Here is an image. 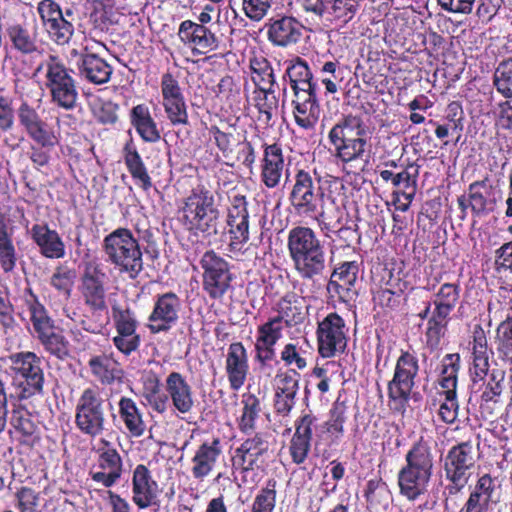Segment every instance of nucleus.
Segmentation results:
<instances>
[{
  "mask_svg": "<svg viewBox=\"0 0 512 512\" xmlns=\"http://www.w3.org/2000/svg\"><path fill=\"white\" fill-rule=\"evenodd\" d=\"M287 247L294 269L304 280H314L326 268L325 249L309 227L297 226L288 233Z\"/></svg>",
  "mask_w": 512,
  "mask_h": 512,
  "instance_id": "f257e3e1",
  "label": "nucleus"
},
{
  "mask_svg": "<svg viewBox=\"0 0 512 512\" xmlns=\"http://www.w3.org/2000/svg\"><path fill=\"white\" fill-rule=\"evenodd\" d=\"M107 261L121 273L135 279L143 270L142 251L138 240L127 228H117L103 239Z\"/></svg>",
  "mask_w": 512,
  "mask_h": 512,
  "instance_id": "f03ea898",
  "label": "nucleus"
},
{
  "mask_svg": "<svg viewBox=\"0 0 512 512\" xmlns=\"http://www.w3.org/2000/svg\"><path fill=\"white\" fill-rule=\"evenodd\" d=\"M41 71L45 73V85L50 92L52 103L64 110H73L77 106L79 93L72 71L53 54L38 65L35 74Z\"/></svg>",
  "mask_w": 512,
  "mask_h": 512,
  "instance_id": "7ed1b4c3",
  "label": "nucleus"
},
{
  "mask_svg": "<svg viewBox=\"0 0 512 512\" xmlns=\"http://www.w3.org/2000/svg\"><path fill=\"white\" fill-rule=\"evenodd\" d=\"M406 465L397 476L400 495L409 501L417 500L427 492L432 476L433 458L429 450H408Z\"/></svg>",
  "mask_w": 512,
  "mask_h": 512,
  "instance_id": "20e7f679",
  "label": "nucleus"
},
{
  "mask_svg": "<svg viewBox=\"0 0 512 512\" xmlns=\"http://www.w3.org/2000/svg\"><path fill=\"white\" fill-rule=\"evenodd\" d=\"M289 195L291 206L299 215H315L319 223L325 219V193L320 185L321 178L316 171L299 170L294 176Z\"/></svg>",
  "mask_w": 512,
  "mask_h": 512,
  "instance_id": "39448f33",
  "label": "nucleus"
},
{
  "mask_svg": "<svg viewBox=\"0 0 512 512\" xmlns=\"http://www.w3.org/2000/svg\"><path fill=\"white\" fill-rule=\"evenodd\" d=\"M183 216L190 229L207 236L217 234L219 210L215 206L213 194L204 186L194 188L186 198Z\"/></svg>",
  "mask_w": 512,
  "mask_h": 512,
  "instance_id": "423d86ee",
  "label": "nucleus"
},
{
  "mask_svg": "<svg viewBox=\"0 0 512 512\" xmlns=\"http://www.w3.org/2000/svg\"><path fill=\"white\" fill-rule=\"evenodd\" d=\"M418 371L417 357L403 351L396 361L393 378L388 383V397L392 410L401 414L405 412Z\"/></svg>",
  "mask_w": 512,
  "mask_h": 512,
  "instance_id": "0eeeda50",
  "label": "nucleus"
},
{
  "mask_svg": "<svg viewBox=\"0 0 512 512\" xmlns=\"http://www.w3.org/2000/svg\"><path fill=\"white\" fill-rule=\"evenodd\" d=\"M200 266L203 270V290L211 299H222L231 288L233 279L229 263L213 250H209L201 257Z\"/></svg>",
  "mask_w": 512,
  "mask_h": 512,
  "instance_id": "6e6552de",
  "label": "nucleus"
},
{
  "mask_svg": "<svg viewBox=\"0 0 512 512\" xmlns=\"http://www.w3.org/2000/svg\"><path fill=\"white\" fill-rule=\"evenodd\" d=\"M70 61L77 70L79 78L94 85L106 84L110 81L113 67L93 48L85 46L81 51L72 49Z\"/></svg>",
  "mask_w": 512,
  "mask_h": 512,
  "instance_id": "1a4fd4ad",
  "label": "nucleus"
},
{
  "mask_svg": "<svg viewBox=\"0 0 512 512\" xmlns=\"http://www.w3.org/2000/svg\"><path fill=\"white\" fill-rule=\"evenodd\" d=\"M11 370L24 381L20 398H28L43 391L44 373L41 359L33 352H20L9 357Z\"/></svg>",
  "mask_w": 512,
  "mask_h": 512,
  "instance_id": "9d476101",
  "label": "nucleus"
},
{
  "mask_svg": "<svg viewBox=\"0 0 512 512\" xmlns=\"http://www.w3.org/2000/svg\"><path fill=\"white\" fill-rule=\"evenodd\" d=\"M104 401L97 389L87 388L79 398L76 413L78 428L91 436L102 432L105 422Z\"/></svg>",
  "mask_w": 512,
  "mask_h": 512,
  "instance_id": "9b49d317",
  "label": "nucleus"
},
{
  "mask_svg": "<svg viewBox=\"0 0 512 512\" xmlns=\"http://www.w3.org/2000/svg\"><path fill=\"white\" fill-rule=\"evenodd\" d=\"M318 351L324 358L342 353L347 344L345 322L337 313L328 314L318 325Z\"/></svg>",
  "mask_w": 512,
  "mask_h": 512,
  "instance_id": "f8f14e48",
  "label": "nucleus"
},
{
  "mask_svg": "<svg viewBox=\"0 0 512 512\" xmlns=\"http://www.w3.org/2000/svg\"><path fill=\"white\" fill-rule=\"evenodd\" d=\"M182 302L179 296L166 292L155 297L154 306L148 317V328L151 333L167 332L179 321Z\"/></svg>",
  "mask_w": 512,
  "mask_h": 512,
  "instance_id": "ddd939ff",
  "label": "nucleus"
},
{
  "mask_svg": "<svg viewBox=\"0 0 512 512\" xmlns=\"http://www.w3.org/2000/svg\"><path fill=\"white\" fill-rule=\"evenodd\" d=\"M180 40L190 47L194 54L204 55L219 48L220 38L205 25L191 20L183 21L178 29Z\"/></svg>",
  "mask_w": 512,
  "mask_h": 512,
  "instance_id": "4468645a",
  "label": "nucleus"
},
{
  "mask_svg": "<svg viewBox=\"0 0 512 512\" xmlns=\"http://www.w3.org/2000/svg\"><path fill=\"white\" fill-rule=\"evenodd\" d=\"M112 311L116 328L113 343L121 353L130 355L140 345V336L136 332L137 320L135 315L128 308L113 307Z\"/></svg>",
  "mask_w": 512,
  "mask_h": 512,
  "instance_id": "2eb2a0df",
  "label": "nucleus"
},
{
  "mask_svg": "<svg viewBox=\"0 0 512 512\" xmlns=\"http://www.w3.org/2000/svg\"><path fill=\"white\" fill-rule=\"evenodd\" d=\"M161 93L166 116L173 126L189 123L187 105L178 81L166 73L161 80Z\"/></svg>",
  "mask_w": 512,
  "mask_h": 512,
  "instance_id": "dca6fc26",
  "label": "nucleus"
},
{
  "mask_svg": "<svg viewBox=\"0 0 512 512\" xmlns=\"http://www.w3.org/2000/svg\"><path fill=\"white\" fill-rule=\"evenodd\" d=\"M17 117L27 135L40 146L50 149L58 144L59 141L55 133L48 129L47 123L27 102H23L19 106Z\"/></svg>",
  "mask_w": 512,
  "mask_h": 512,
  "instance_id": "f3484780",
  "label": "nucleus"
},
{
  "mask_svg": "<svg viewBox=\"0 0 512 512\" xmlns=\"http://www.w3.org/2000/svg\"><path fill=\"white\" fill-rule=\"evenodd\" d=\"M105 274L97 267L86 268L81 279V294L84 303L94 312H107Z\"/></svg>",
  "mask_w": 512,
  "mask_h": 512,
  "instance_id": "a211bd4d",
  "label": "nucleus"
},
{
  "mask_svg": "<svg viewBox=\"0 0 512 512\" xmlns=\"http://www.w3.org/2000/svg\"><path fill=\"white\" fill-rule=\"evenodd\" d=\"M358 274L356 262H344L334 269L327 283V291L343 302L353 301L357 296L354 289Z\"/></svg>",
  "mask_w": 512,
  "mask_h": 512,
  "instance_id": "6ab92c4d",
  "label": "nucleus"
},
{
  "mask_svg": "<svg viewBox=\"0 0 512 512\" xmlns=\"http://www.w3.org/2000/svg\"><path fill=\"white\" fill-rule=\"evenodd\" d=\"M123 462L117 450H102L89 475L93 481L105 488L112 487L121 478Z\"/></svg>",
  "mask_w": 512,
  "mask_h": 512,
  "instance_id": "aec40b11",
  "label": "nucleus"
},
{
  "mask_svg": "<svg viewBox=\"0 0 512 512\" xmlns=\"http://www.w3.org/2000/svg\"><path fill=\"white\" fill-rule=\"evenodd\" d=\"M159 488L148 468L139 464L132 476V500L139 509H146L157 502Z\"/></svg>",
  "mask_w": 512,
  "mask_h": 512,
  "instance_id": "412c9836",
  "label": "nucleus"
},
{
  "mask_svg": "<svg viewBox=\"0 0 512 512\" xmlns=\"http://www.w3.org/2000/svg\"><path fill=\"white\" fill-rule=\"evenodd\" d=\"M268 40L275 46L287 47L295 44L302 36V26L293 17L271 18L266 24Z\"/></svg>",
  "mask_w": 512,
  "mask_h": 512,
  "instance_id": "4be33fe9",
  "label": "nucleus"
},
{
  "mask_svg": "<svg viewBox=\"0 0 512 512\" xmlns=\"http://www.w3.org/2000/svg\"><path fill=\"white\" fill-rule=\"evenodd\" d=\"M168 398L174 408L182 413H190L195 405L194 393L185 377L179 372H171L165 381Z\"/></svg>",
  "mask_w": 512,
  "mask_h": 512,
  "instance_id": "5701e85b",
  "label": "nucleus"
},
{
  "mask_svg": "<svg viewBox=\"0 0 512 512\" xmlns=\"http://www.w3.org/2000/svg\"><path fill=\"white\" fill-rule=\"evenodd\" d=\"M293 106L296 124L306 130L314 128L320 115L316 90L294 93Z\"/></svg>",
  "mask_w": 512,
  "mask_h": 512,
  "instance_id": "b1692460",
  "label": "nucleus"
},
{
  "mask_svg": "<svg viewBox=\"0 0 512 512\" xmlns=\"http://www.w3.org/2000/svg\"><path fill=\"white\" fill-rule=\"evenodd\" d=\"M225 369L231 389L239 390L244 385L248 373V356L241 342L229 345Z\"/></svg>",
  "mask_w": 512,
  "mask_h": 512,
  "instance_id": "393cba45",
  "label": "nucleus"
},
{
  "mask_svg": "<svg viewBox=\"0 0 512 512\" xmlns=\"http://www.w3.org/2000/svg\"><path fill=\"white\" fill-rule=\"evenodd\" d=\"M475 464V457L471 450H449L444 460V469L447 479L462 488L469 477V470Z\"/></svg>",
  "mask_w": 512,
  "mask_h": 512,
  "instance_id": "a878e982",
  "label": "nucleus"
},
{
  "mask_svg": "<svg viewBox=\"0 0 512 512\" xmlns=\"http://www.w3.org/2000/svg\"><path fill=\"white\" fill-rule=\"evenodd\" d=\"M6 34L12 48L23 55L41 54L43 51L36 30L13 23L6 28Z\"/></svg>",
  "mask_w": 512,
  "mask_h": 512,
  "instance_id": "bb28decb",
  "label": "nucleus"
},
{
  "mask_svg": "<svg viewBox=\"0 0 512 512\" xmlns=\"http://www.w3.org/2000/svg\"><path fill=\"white\" fill-rule=\"evenodd\" d=\"M494 187L488 177L475 181L468 187L469 207L476 216H485L496 203L493 197Z\"/></svg>",
  "mask_w": 512,
  "mask_h": 512,
  "instance_id": "cd10ccee",
  "label": "nucleus"
},
{
  "mask_svg": "<svg viewBox=\"0 0 512 512\" xmlns=\"http://www.w3.org/2000/svg\"><path fill=\"white\" fill-rule=\"evenodd\" d=\"M284 159L281 148L277 144L265 148L262 165V181L268 188H275L282 177Z\"/></svg>",
  "mask_w": 512,
  "mask_h": 512,
  "instance_id": "c85d7f7f",
  "label": "nucleus"
},
{
  "mask_svg": "<svg viewBox=\"0 0 512 512\" xmlns=\"http://www.w3.org/2000/svg\"><path fill=\"white\" fill-rule=\"evenodd\" d=\"M31 233L44 256L47 258H62L64 256L65 246L56 231L50 230L47 226L34 225Z\"/></svg>",
  "mask_w": 512,
  "mask_h": 512,
  "instance_id": "c756f323",
  "label": "nucleus"
},
{
  "mask_svg": "<svg viewBox=\"0 0 512 512\" xmlns=\"http://www.w3.org/2000/svg\"><path fill=\"white\" fill-rule=\"evenodd\" d=\"M334 135L329 141L334 146L335 156L342 162L348 163L363 157L367 145L366 136L343 137L342 133L340 137L337 133Z\"/></svg>",
  "mask_w": 512,
  "mask_h": 512,
  "instance_id": "7c9ffc66",
  "label": "nucleus"
},
{
  "mask_svg": "<svg viewBox=\"0 0 512 512\" xmlns=\"http://www.w3.org/2000/svg\"><path fill=\"white\" fill-rule=\"evenodd\" d=\"M130 117L132 125L144 141L155 143L160 140V131L146 105L139 104L133 107Z\"/></svg>",
  "mask_w": 512,
  "mask_h": 512,
  "instance_id": "2f4dec72",
  "label": "nucleus"
},
{
  "mask_svg": "<svg viewBox=\"0 0 512 512\" xmlns=\"http://www.w3.org/2000/svg\"><path fill=\"white\" fill-rule=\"evenodd\" d=\"M347 406L337 399L330 410V419L323 425L321 431L322 444H336L337 439L343 435V424L346 420Z\"/></svg>",
  "mask_w": 512,
  "mask_h": 512,
  "instance_id": "473e14b6",
  "label": "nucleus"
},
{
  "mask_svg": "<svg viewBox=\"0 0 512 512\" xmlns=\"http://www.w3.org/2000/svg\"><path fill=\"white\" fill-rule=\"evenodd\" d=\"M285 76L288 77L294 93L316 90V83L312 81L313 75L307 63L301 58H296L287 66Z\"/></svg>",
  "mask_w": 512,
  "mask_h": 512,
  "instance_id": "72a5a7b5",
  "label": "nucleus"
},
{
  "mask_svg": "<svg viewBox=\"0 0 512 512\" xmlns=\"http://www.w3.org/2000/svg\"><path fill=\"white\" fill-rule=\"evenodd\" d=\"M124 152L125 165L127 166V169L134 179L136 185L145 191L150 190L153 186L152 180L140 154L130 144L125 146Z\"/></svg>",
  "mask_w": 512,
  "mask_h": 512,
  "instance_id": "f704fd0d",
  "label": "nucleus"
},
{
  "mask_svg": "<svg viewBox=\"0 0 512 512\" xmlns=\"http://www.w3.org/2000/svg\"><path fill=\"white\" fill-rule=\"evenodd\" d=\"M473 368L472 374L474 381L476 378L482 380L489 369V354L487 348V338L482 329L475 331L473 339Z\"/></svg>",
  "mask_w": 512,
  "mask_h": 512,
  "instance_id": "c9c22d12",
  "label": "nucleus"
},
{
  "mask_svg": "<svg viewBox=\"0 0 512 512\" xmlns=\"http://www.w3.org/2000/svg\"><path fill=\"white\" fill-rule=\"evenodd\" d=\"M118 405L120 417L126 428L133 436H141L145 430V423L134 400L122 397Z\"/></svg>",
  "mask_w": 512,
  "mask_h": 512,
  "instance_id": "e433bc0d",
  "label": "nucleus"
},
{
  "mask_svg": "<svg viewBox=\"0 0 512 512\" xmlns=\"http://www.w3.org/2000/svg\"><path fill=\"white\" fill-rule=\"evenodd\" d=\"M142 397L145 404L157 413L163 414L168 408V393H164L158 378L152 376L147 378L144 383Z\"/></svg>",
  "mask_w": 512,
  "mask_h": 512,
  "instance_id": "4c0bfd02",
  "label": "nucleus"
},
{
  "mask_svg": "<svg viewBox=\"0 0 512 512\" xmlns=\"http://www.w3.org/2000/svg\"><path fill=\"white\" fill-rule=\"evenodd\" d=\"M458 360V355L447 354L442 361L439 385L442 389L440 394L444 396H456Z\"/></svg>",
  "mask_w": 512,
  "mask_h": 512,
  "instance_id": "58836bf2",
  "label": "nucleus"
},
{
  "mask_svg": "<svg viewBox=\"0 0 512 512\" xmlns=\"http://www.w3.org/2000/svg\"><path fill=\"white\" fill-rule=\"evenodd\" d=\"M461 288L457 283H444L435 293L433 300L435 312L450 315L458 303Z\"/></svg>",
  "mask_w": 512,
  "mask_h": 512,
  "instance_id": "ea45409f",
  "label": "nucleus"
},
{
  "mask_svg": "<svg viewBox=\"0 0 512 512\" xmlns=\"http://www.w3.org/2000/svg\"><path fill=\"white\" fill-rule=\"evenodd\" d=\"M275 87H266L256 91L255 107L259 112V120L269 124L278 109V98L275 95Z\"/></svg>",
  "mask_w": 512,
  "mask_h": 512,
  "instance_id": "a19ab883",
  "label": "nucleus"
},
{
  "mask_svg": "<svg viewBox=\"0 0 512 512\" xmlns=\"http://www.w3.org/2000/svg\"><path fill=\"white\" fill-rule=\"evenodd\" d=\"M251 79L257 89L275 87L276 80L270 62L264 57H254L250 60Z\"/></svg>",
  "mask_w": 512,
  "mask_h": 512,
  "instance_id": "79ce46f5",
  "label": "nucleus"
},
{
  "mask_svg": "<svg viewBox=\"0 0 512 512\" xmlns=\"http://www.w3.org/2000/svg\"><path fill=\"white\" fill-rule=\"evenodd\" d=\"M229 226L230 243L228 250L234 256L243 255L249 241V219L227 222Z\"/></svg>",
  "mask_w": 512,
  "mask_h": 512,
  "instance_id": "37998d69",
  "label": "nucleus"
},
{
  "mask_svg": "<svg viewBox=\"0 0 512 512\" xmlns=\"http://www.w3.org/2000/svg\"><path fill=\"white\" fill-rule=\"evenodd\" d=\"M11 424L15 429L18 440L21 444L34 446L37 444L38 437L35 435L36 427L28 417L26 412L14 411Z\"/></svg>",
  "mask_w": 512,
  "mask_h": 512,
  "instance_id": "c03bdc74",
  "label": "nucleus"
},
{
  "mask_svg": "<svg viewBox=\"0 0 512 512\" xmlns=\"http://www.w3.org/2000/svg\"><path fill=\"white\" fill-rule=\"evenodd\" d=\"M277 498V481L275 478L267 479L263 486L256 494L251 512H274Z\"/></svg>",
  "mask_w": 512,
  "mask_h": 512,
  "instance_id": "a18cd8bd",
  "label": "nucleus"
},
{
  "mask_svg": "<svg viewBox=\"0 0 512 512\" xmlns=\"http://www.w3.org/2000/svg\"><path fill=\"white\" fill-rule=\"evenodd\" d=\"M334 133L343 137L367 136L368 127L364 124L361 117L357 115H346L337 124H335L328 134V138H334Z\"/></svg>",
  "mask_w": 512,
  "mask_h": 512,
  "instance_id": "49530a36",
  "label": "nucleus"
},
{
  "mask_svg": "<svg viewBox=\"0 0 512 512\" xmlns=\"http://www.w3.org/2000/svg\"><path fill=\"white\" fill-rule=\"evenodd\" d=\"M288 326V321L282 316H276L269 319L257 329V339L266 344L275 346L278 340L283 336V330Z\"/></svg>",
  "mask_w": 512,
  "mask_h": 512,
  "instance_id": "de8ad7c7",
  "label": "nucleus"
},
{
  "mask_svg": "<svg viewBox=\"0 0 512 512\" xmlns=\"http://www.w3.org/2000/svg\"><path fill=\"white\" fill-rule=\"evenodd\" d=\"M92 374L102 383L111 384L120 378L121 371L105 356H95L89 360Z\"/></svg>",
  "mask_w": 512,
  "mask_h": 512,
  "instance_id": "09e8293b",
  "label": "nucleus"
},
{
  "mask_svg": "<svg viewBox=\"0 0 512 512\" xmlns=\"http://www.w3.org/2000/svg\"><path fill=\"white\" fill-rule=\"evenodd\" d=\"M448 321V315L432 311L427 322V329L425 333L426 344L430 349L438 347L441 338L445 334Z\"/></svg>",
  "mask_w": 512,
  "mask_h": 512,
  "instance_id": "8fccbe9b",
  "label": "nucleus"
},
{
  "mask_svg": "<svg viewBox=\"0 0 512 512\" xmlns=\"http://www.w3.org/2000/svg\"><path fill=\"white\" fill-rule=\"evenodd\" d=\"M45 351L59 360L69 356V342L57 329L38 339Z\"/></svg>",
  "mask_w": 512,
  "mask_h": 512,
  "instance_id": "3c124183",
  "label": "nucleus"
},
{
  "mask_svg": "<svg viewBox=\"0 0 512 512\" xmlns=\"http://www.w3.org/2000/svg\"><path fill=\"white\" fill-rule=\"evenodd\" d=\"M30 320L32 322L34 331L37 334V339L45 336L56 329L53 320L48 316V313L43 305L34 302L29 307Z\"/></svg>",
  "mask_w": 512,
  "mask_h": 512,
  "instance_id": "603ef678",
  "label": "nucleus"
},
{
  "mask_svg": "<svg viewBox=\"0 0 512 512\" xmlns=\"http://www.w3.org/2000/svg\"><path fill=\"white\" fill-rule=\"evenodd\" d=\"M243 411L239 422V427L243 432L253 431L255 428V420L261 411L259 399L248 394L243 396Z\"/></svg>",
  "mask_w": 512,
  "mask_h": 512,
  "instance_id": "864d4df0",
  "label": "nucleus"
},
{
  "mask_svg": "<svg viewBox=\"0 0 512 512\" xmlns=\"http://www.w3.org/2000/svg\"><path fill=\"white\" fill-rule=\"evenodd\" d=\"M494 85L505 98H512V58L501 61L494 72Z\"/></svg>",
  "mask_w": 512,
  "mask_h": 512,
  "instance_id": "5fc2aeb1",
  "label": "nucleus"
},
{
  "mask_svg": "<svg viewBox=\"0 0 512 512\" xmlns=\"http://www.w3.org/2000/svg\"><path fill=\"white\" fill-rule=\"evenodd\" d=\"M76 279V272L68 266L60 265L56 267L51 276L50 284L63 296L69 298L72 287Z\"/></svg>",
  "mask_w": 512,
  "mask_h": 512,
  "instance_id": "6e6d98bb",
  "label": "nucleus"
},
{
  "mask_svg": "<svg viewBox=\"0 0 512 512\" xmlns=\"http://www.w3.org/2000/svg\"><path fill=\"white\" fill-rule=\"evenodd\" d=\"M221 450H197L192 458V474L195 478L201 479L207 476L212 470Z\"/></svg>",
  "mask_w": 512,
  "mask_h": 512,
  "instance_id": "4d7b16f0",
  "label": "nucleus"
},
{
  "mask_svg": "<svg viewBox=\"0 0 512 512\" xmlns=\"http://www.w3.org/2000/svg\"><path fill=\"white\" fill-rule=\"evenodd\" d=\"M360 5L350 0H328V13L342 24L351 21L359 10Z\"/></svg>",
  "mask_w": 512,
  "mask_h": 512,
  "instance_id": "13d9d810",
  "label": "nucleus"
},
{
  "mask_svg": "<svg viewBox=\"0 0 512 512\" xmlns=\"http://www.w3.org/2000/svg\"><path fill=\"white\" fill-rule=\"evenodd\" d=\"M45 30L50 38L58 45L68 44L74 34V26L65 16L55 22H51Z\"/></svg>",
  "mask_w": 512,
  "mask_h": 512,
  "instance_id": "bf43d9fd",
  "label": "nucleus"
},
{
  "mask_svg": "<svg viewBox=\"0 0 512 512\" xmlns=\"http://www.w3.org/2000/svg\"><path fill=\"white\" fill-rule=\"evenodd\" d=\"M17 500L16 508L19 512H41L40 509V494L33 488L22 486L16 493Z\"/></svg>",
  "mask_w": 512,
  "mask_h": 512,
  "instance_id": "052dcab7",
  "label": "nucleus"
},
{
  "mask_svg": "<svg viewBox=\"0 0 512 512\" xmlns=\"http://www.w3.org/2000/svg\"><path fill=\"white\" fill-rule=\"evenodd\" d=\"M277 0H243L242 10L246 17L252 21H261Z\"/></svg>",
  "mask_w": 512,
  "mask_h": 512,
  "instance_id": "680f3d73",
  "label": "nucleus"
},
{
  "mask_svg": "<svg viewBox=\"0 0 512 512\" xmlns=\"http://www.w3.org/2000/svg\"><path fill=\"white\" fill-rule=\"evenodd\" d=\"M264 450H256L251 453V450H235L231 456L232 466L236 470L249 471L256 465L257 459L262 455Z\"/></svg>",
  "mask_w": 512,
  "mask_h": 512,
  "instance_id": "e2e57ef3",
  "label": "nucleus"
},
{
  "mask_svg": "<svg viewBox=\"0 0 512 512\" xmlns=\"http://www.w3.org/2000/svg\"><path fill=\"white\" fill-rule=\"evenodd\" d=\"M37 12L44 28L64 16L60 6L53 0H41L37 6Z\"/></svg>",
  "mask_w": 512,
  "mask_h": 512,
  "instance_id": "0e129e2a",
  "label": "nucleus"
},
{
  "mask_svg": "<svg viewBox=\"0 0 512 512\" xmlns=\"http://www.w3.org/2000/svg\"><path fill=\"white\" fill-rule=\"evenodd\" d=\"M315 420V417L311 415H305L301 418L294 435L296 446L309 448Z\"/></svg>",
  "mask_w": 512,
  "mask_h": 512,
  "instance_id": "69168bd1",
  "label": "nucleus"
},
{
  "mask_svg": "<svg viewBox=\"0 0 512 512\" xmlns=\"http://www.w3.org/2000/svg\"><path fill=\"white\" fill-rule=\"evenodd\" d=\"M298 377L299 375L296 372H294L293 374L285 373L283 375H280L276 393L295 398L299 389Z\"/></svg>",
  "mask_w": 512,
  "mask_h": 512,
  "instance_id": "338daca9",
  "label": "nucleus"
},
{
  "mask_svg": "<svg viewBox=\"0 0 512 512\" xmlns=\"http://www.w3.org/2000/svg\"><path fill=\"white\" fill-rule=\"evenodd\" d=\"M311 19H321L328 13V0H297Z\"/></svg>",
  "mask_w": 512,
  "mask_h": 512,
  "instance_id": "774afa93",
  "label": "nucleus"
}]
</instances>
